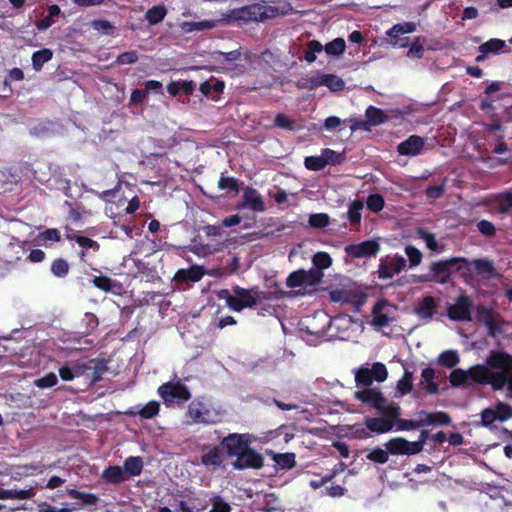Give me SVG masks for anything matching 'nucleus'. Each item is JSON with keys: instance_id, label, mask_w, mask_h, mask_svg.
<instances>
[{"instance_id": "f257e3e1", "label": "nucleus", "mask_w": 512, "mask_h": 512, "mask_svg": "<svg viewBox=\"0 0 512 512\" xmlns=\"http://www.w3.org/2000/svg\"><path fill=\"white\" fill-rule=\"evenodd\" d=\"M468 259L465 257H452L445 260H439L431 263L429 274L413 275L414 283L437 282L447 284L451 281L453 271L467 279L469 269L467 268Z\"/></svg>"}, {"instance_id": "f03ea898", "label": "nucleus", "mask_w": 512, "mask_h": 512, "mask_svg": "<svg viewBox=\"0 0 512 512\" xmlns=\"http://www.w3.org/2000/svg\"><path fill=\"white\" fill-rule=\"evenodd\" d=\"M278 15L279 9L277 7L268 5L265 1H261L232 9L225 18L229 19V24L232 21L252 23L265 22Z\"/></svg>"}, {"instance_id": "7ed1b4c3", "label": "nucleus", "mask_w": 512, "mask_h": 512, "mask_svg": "<svg viewBox=\"0 0 512 512\" xmlns=\"http://www.w3.org/2000/svg\"><path fill=\"white\" fill-rule=\"evenodd\" d=\"M486 363L492 369L498 370L495 391H501L507 386L512 392V355L506 351L493 350L487 356Z\"/></svg>"}, {"instance_id": "20e7f679", "label": "nucleus", "mask_w": 512, "mask_h": 512, "mask_svg": "<svg viewBox=\"0 0 512 512\" xmlns=\"http://www.w3.org/2000/svg\"><path fill=\"white\" fill-rule=\"evenodd\" d=\"M217 416L216 410L204 396L194 398L186 411V417L190 419V424L209 425L216 422Z\"/></svg>"}, {"instance_id": "39448f33", "label": "nucleus", "mask_w": 512, "mask_h": 512, "mask_svg": "<svg viewBox=\"0 0 512 512\" xmlns=\"http://www.w3.org/2000/svg\"><path fill=\"white\" fill-rule=\"evenodd\" d=\"M158 394L167 407L173 404L182 406L191 398L189 388L181 381L163 383L158 388Z\"/></svg>"}, {"instance_id": "423d86ee", "label": "nucleus", "mask_w": 512, "mask_h": 512, "mask_svg": "<svg viewBox=\"0 0 512 512\" xmlns=\"http://www.w3.org/2000/svg\"><path fill=\"white\" fill-rule=\"evenodd\" d=\"M234 294L241 297L243 308H253L258 305L262 300H270L272 297L274 298H283L285 296V292L279 290L278 292L272 293L267 291H262L258 287H253L251 289L242 288L240 286H235L233 288Z\"/></svg>"}, {"instance_id": "0eeeda50", "label": "nucleus", "mask_w": 512, "mask_h": 512, "mask_svg": "<svg viewBox=\"0 0 512 512\" xmlns=\"http://www.w3.org/2000/svg\"><path fill=\"white\" fill-rule=\"evenodd\" d=\"M406 267V260L401 255L380 258L377 269V276L381 280H390L394 275L399 274Z\"/></svg>"}, {"instance_id": "6e6552de", "label": "nucleus", "mask_w": 512, "mask_h": 512, "mask_svg": "<svg viewBox=\"0 0 512 512\" xmlns=\"http://www.w3.org/2000/svg\"><path fill=\"white\" fill-rule=\"evenodd\" d=\"M469 381L470 383H476L480 385H491L492 389L495 391L497 379H498V370L492 369L486 363V365L477 364L472 366L469 370Z\"/></svg>"}, {"instance_id": "1a4fd4ad", "label": "nucleus", "mask_w": 512, "mask_h": 512, "mask_svg": "<svg viewBox=\"0 0 512 512\" xmlns=\"http://www.w3.org/2000/svg\"><path fill=\"white\" fill-rule=\"evenodd\" d=\"M473 302L467 295H461L447 308V315L452 321H470Z\"/></svg>"}, {"instance_id": "9d476101", "label": "nucleus", "mask_w": 512, "mask_h": 512, "mask_svg": "<svg viewBox=\"0 0 512 512\" xmlns=\"http://www.w3.org/2000/svg\"><path fill=\"white\" fill-rule=\"evenodd\" d=\"M250 439L247 434L231 433L223 438L221 446L229 457H238L249 447Z\"/></svg>"}, {"instance_id": "9b49d317", "label": "nucleus", "mask_w": 512, "mask_h": 512, "mask_svg": "<svg viewBox=\"0 0 512 512\" xmlns=\"http://www.w3.org/2000/svg\"><path fill=\"white\" fill-rule=\"evenodd\" d=\"M232 465L235 470L261 469L264 466V457L261 453L248 447L239 454Z\"/></svg>"}, {"instance_id": "f8f14e48", "label": "nucleus", "mask_w": 512, "mask_h": 512, "mask_svg": "<svg viewBox=\"0 0 512 512\" xmlns=\"http://www.w3.org/2000/svg\"><path fill=\"white\" fill-rule=\"evenodd\" d=\"M380 248L377 240H366L358 244L347 245L345 252L353 258H368L376 256Z\"/></svg>"}, {"instance_id": "ddd939ff", "label": "nucleus", "mask_w": 512, "mask_h": 512, "mask_svg": "<svg viewBox=\"0 0 512 512\" xmlns=\"http://www.w3.org/2000/svg\"><path fill=\"white\" fill-rule=\"evenodd\" d=\"M467 268L469 269L467 278H470L473 273L487 279H492L498 276L494 262L488 258L474 259L472 261L468 259Z\"/></svg>"}, {"instance_id": "4468645a", "label": "nucleus", "mask_w": 512, "mask_h": 512, "mask_svg": "<svg viewBox=\"0 0 512 512\" xmlns=\"http://www.w3.org/2000/svg\"><path fill=\"white\" fill-rule=\"evenodd\" d=\"M229 24V19L222 17L220 19L202 20V21H183L180 28L184 33H192L194 31L210 30L217 26Z\"/></svg>"}, {"instance_id": "2eb2a0df", "label": "nucleus", "mask_w": 512, "mask_h": 512, "mask_svg": "<svg viewBox=\"0 0 512 512\" xmlns=\"http://www.w3.org/2000/svg\"><path fill=\"white\" fill-rule=\"evenodd\" d=\"M424 139L418 135H411L397 146V152L403 156H416L424 149Z\"/></svg>"}, {"instance_id": "dca6fc26", "label": "nucleus", "mask_w": 512, "mask_h": 512, "mask_svg": "<svg viewBox=\"0 0 512 512\" xmlns=\"http://www.w3.org/2000/svg\"><path fill=\"white\" fill-rule=\"evenodd\" d=\"M355 398L363 403L369 404L374 409H380L382 404H386L387 400L383 394L373 388H364L355 392Z\"/></svg>"}, {"instance_id": "f3484780", "label": "nucleus", "mask_w": 512, "mask_h": 512, "mask_svg": "<svg viewBox=\"0 0 512 512\" xmlns=\"http://www.w3.org/2000/svg\"><path fill=\"white\" fill-rule=\"evenodd\" d=\"M93 285L106 293H112L113 295L120 296L123 293V285L117 280H114L108 276L100 275L94 276L91 279Z\"/></svg>"}, {"instance_id": "a211bd4d", "label": "nucleus", "mask_w": 512, "mask_h": 512, "mask_svg": "<svg viewBox=\"0 0 512 512\" xmlns=\"http://www.w3.org/2000/svg\"><path fill=\"white\" fill-rule=\"evenodd\" d=\"M243 207H249L255 212H263L266 209L262 196L252 187H246L243 191V203L239 208Z\"/></svg>"}, {"instance_id": "6ab92c4d", "label": "nucleus", "mask_w": 512, "mask_h": 512, "mask_svg": "<svg viewBox=\"0 0 512 512\" xmlns=\"http://www.w3.org/2000/svg\"><path fill=\"white\" fill-rule=\"evenodd\" d=\"M205 274L202 266L193 265L188 269H179L176 271L173 280L177 283H196L199 282Z\"/></svg>"}, {"instance_id": "aec40b11", "label": "nucleus", "mask_w": 512, "mask_h": 512, "mask_svg": "<svg viewBox=\"0 0 512 512\" xmlns=\"http://www.w3.org/2000/svg\"><path fill=\"white\" fill-rule=\"evenodd\" d=\"M389 454L392 455H415L412 450V443L402 437H395L385 443Z\"/></svg>"}, {"instance_id": "412c9836", "label": "nucleus", "mask_w": 512, "mask_h": 512, "mask_svg": "<svg viewBox=\"0 0 512 512\" xmlns=\"http://www.w3.org/2000/svg\"><path fill=\"white\" fill-rule=\"evenodd\" d=\"M418 416L423 418L424 427L429 425L448 426L452 422L450 415L444 411L427 412L422 410L418 412Z\"/></svg>"}, {"instance_id": "4be33fe9", "label": "nucleus", "mask_w": 512, "mask_h": 512, "mask_svg": "<svg viewBox=\"0 0 512 512\" xmlns=\"http://www.w3.org/2000/svg\"><path fill=\"white\" fill-rule=\"evenodd\" d=\"M388 305L386 299L378 301L372 308V321L371 325L376 329H382L389 325V317L386 313H383V309Z\"/></svg>"}, {"instance_id": "5701e85b", "label": "nucleus", "mask_w": 512, "mask_h": 512, "mask_svg": "<svg viewBox=\"0 0 512 512\" xmlns=\"http://www.w3.org/2000/svg\"><path fill=\"white\" fill-rule=\"evenodd\" d=\"M437 307L436 301L432 296H425L415 308V313L422 319L431 320Z\"/></svg>"}, {"instance_id": "b1692460", "label": "nucleus", "mask_w": 512, "mask_h": 512, "mask_svg": "<svg viewBox=\"0 0 512 512\" xmlns=\"http://www.w3.org/2000/svg\"><path fill=\"white\" fill-rule=\"evenodd\" d=\"M144 463L140 456H129L125 459L123 470L127 479L139 476L143 471Z\"/></svg>"}, {"instance_id": "393cba45", "label": "nucleus", "mask_w": 512, "mask_h": 512, "mask_svg": "<svg viewBox=\"0 0 512 512\" xmlns=\"http://www.w3.org/2000/svg\"><path fill=\"white\" fill-rule=\"evenodd\" d=\"M107 369V363L104 360L91 359L88 361L87 375L92 383H96L102 379Z\"/></svg>"}, {"instance_id": "a878e982", "label": "nucleus", "mask_w": 512, "mask_h": 512, "mask_svg": "<svg viewBox=\"0 0 512 512\" xmlns=\"http://www.w3.org/2000/svg\"><path fill=\"white\" fill-rule=\"evenodd\" d=\"M365 426L370 431L377 434H384L393 429V423L383 419L382 417H367L365 419Z\"/></svg>"}, {"instance_id": "bb28decb", "label": "nucleus", "mask_w": 512, "mask_h": 512, "mask_svg": "<svg viewBox=\"0 0 512 512\" xmlns=\"http://www.w3.org/2000/svg\"><path fill=\"white\" fill-rule=\"evenodd\" d=\"M102 479L110 484H120L126 481L127 477L122 467L114 465L103 470Z\"/></svg>"}, {"instance_id": "cd10ccee", "label": "nucleus", "mask_w": 512, "mask_h": 512, "mask_svg": "<svg viewBox=\"0 0 512 512\" xmlns=\"http://www.w3.org/2000/svg\"><path fill=\"white\" fill-rule=\"evenodd\" d=\"M34 488L29 489H0V499L28 500L35 496Z\"/></svg>"}, {"instance_id": "c85d7f7f", "label": "nucleus", "mask_w": 512, "mask_h": 512, "mask_svg": "<svg viewBox=\"0 0 512 512\" xmlns=\"http://www.w3.org/2000/svg\"><path fill=\"white\" fill-rule=\"evenodd\" d=\"M365 116L369 126H378L388 121V115L378 107L370 105L366 108Z\"/></svg>"}, {"instance_id": "c756f323", "label": "nucleus", "mask_w": 512, "mask_h": 512, "mask_svg": "<svg viewBox=\"0 0 512 512\" xmlns=\"http://www.w3.org/2000/svg\"><path fill=\"white\" fill-rule=\"evenodd\" d=\"M160 411V404L157 401H150L139 410L131 409L126 412L127 415L135 416L140 415L143 419H151L158 415Z\"/></svg>"}, {"instance_id": "7c9ffc66", "label": "nucleus", "mask_w": 512, "mask_h": 512, "mask_svg": "<svg viewBox=\"0 0 512 512\" xmlns=\"http://www.w3.org/2000/svg\"><path fill=\"white\" fill-rule=\"evenodd\" d=\"M321 86L328 87L332 92H339L345 88L342 78L334 74H319Z\"/></svg>"}, {"instance_id": "2f4dec72", "label": "nucleus", "mask_w": 512, "mask_h": 512, "mask_svg": "<svg viewBox=\"0 0 512 512\" xmlns=\"http://www.w3.org/2000/svg\"><path fill=\"white\" fill-rule=\"evenodd\" d=\"M376 410L382 415L383 419L393 423V426L396 424V421L399 419L401 415L400 406L394 402H391L389 404H382V407Z\"/></svg>"}, {"instance_id": "473e14b6", "label": "nucleus", "mask_w": 512, "mask_h": 512, "mask_svg": "<svg viewBox=\"0 0 512 512\" xmlns=\"http://www.w3.org/2000/svg\"><path fill=\"white\" fill-rule=\"evenodd\" d=\"M222 461L221 450L216 446L201 456V463L206 467H219Z\"/></svg>"}, {"instance_id": "72a5a7b5", "label": "nucleus", "mask_w": 512, "mask_h": 512, "mask_svg": "<svg viewBox=\"0 0 512 512\" xmlns=\"http://www.w3.org/2000/svg\"><path fill=\"white\" fill-rule=\"evenodd\" d=\"M225 88V84L221 80L215 79L213 83L210 81H204L200 84L199 90L200 92L206 96L211 97L212 99H216V96L212 95V92L216 94L222 93Z\"/></svg>"}, {"instance_id": "f704fd0d", "label": "nucleus", "mask_w": 512, "mask_h": 512, "mask_svg": "<svg viewBox=\"0 0 512 512\" xmlns=\"http://www.w3.org/2000/svg\"><path fill=\"white\" fill-rule=\"evenodd\" d=\"M53 57V52L48 48L35 51L32 55V66L35 71H40L45 63Z\"/></svg>"}, {"instance_id": "c9c22d12", "label": "nucleus", "mask_w": 512, "mask_h": 512, "mask_svg": "<svg viewBox=\"0 0 512 512\" xmlns=\"http://www.w3.org/2000/svg\"><path fill=\"white\" fill-rule=\"evenodd\" d=\"M416 23L414 22H403L393 25L388 31L387 35L391 38H396L400 34H409L416 31Z\"/></svg>"}, {"instance_id": "e433bc0d", "label": "nucleus", "mask_w": 512, "mask_h": 512, "mask_svg": "<svg viewBox=\"0 0 512 512\" xmlns=\"http://www.w3.org/2000/svg\"><path fill=\"white\" fill-rule=\"evenodd\" d=\"M67 494L71 498L80 500L82 505H96L99 500L97 495L88 492H81L77 489H67Z\"/></svg>"}, {"instance_id": "4c0bfd02", "label": "nucleus", "mask_w": 512, "mask_h": 512, "mask_svg": "<svg viewBox=\"0 0 512 512\" xmlns=\"http://www.w3.org/2000/svg\"><path fill=\"white\" fill-rule=\"evenodd\" d=\"M363 202L354 200L350 205L347 213V218L352 226H358L361 222V211L363 209Z\"/></svg>"}, {"instance_id": "58836bf2", "label": "nucleus", "mask_w": 512, "mask_h": 512, "mask_svg": "<svg viewBox=\"0 0 512 512\" xmlns=\"http://www.w3.org/2000/svg\"><path fill=\"white\" fill-rule=\"evenodd\" d=\"M506 46V43L504 40L492 38L485 43L481 44L478 47V50L480 53H484V55L490 54V53H498Z\"/></svg>"}, {"instance_id": "ea45409f", "label": "nucleus", "mask_w": 512, "mask_h": 512, "mask_svg": "<svg viewBox=\"0 0 512 512\" xmlns=\"http://www.w3.org/2000/svg\"><path fill=\"white\" fill-rule=\"evenodd\" d=\"M421 376L425 382V390L429 394H435L438 392V384L434 381L435 371L431 367L424 368Z\"/></svg>"}, {"instance_id": "a19ab883", "label": "nucleus", "mask_w": 512, "mask_h": 512, "mask_svg": "<svg viewBox=\"0 0 512 512\" xmlns=\"http://www.w3.org/2000/svg\"><path fill=\"white\" fill-rule=\"evenodd\" d=\"M167 14V10L163 5L153 6L146 12V20L151 25L162 22Z\"/></svg>"}, {"instance_id": "79ce46f5", "label": "nucleus", "mask_w": 512, "mask_h": 512, "mask_svg": "<svg viewBox=\"0 0 512 512\" xmlns=\"http://www.w3.org/2000/svg\"><path fill=\"white\" fill-rule=\"evenodd\" d=\"M449 381L453 387L469 386V373L463 369H454L450 373Z\"/></svg>"}, {"instance_id": "37998d69", "label": "nucleus", "mask_w": 512, "mask_h": 512, "mask_svg": "<svg viewBox=\"0 0 512 512\" xmlns=\"http://www.w3.org/2000/svg\"><path fill=\"white\" fill-rule=\"evenodd\" d=\"M273 459L281 469L289 470L296 466V456L292 452L276 454Z\"/></svg>"}, {"instance_id": "c03bdc74", "label": "nucleus", "mask_w": 512, "mask_h": 512, "mask_svg": "<svg viewBox=\"0 0 512 512\" xmlns=\"http://www.w3.org/2000/svg\"><path fill=\"white\" fill-rule=\"evenodd\" d=\"M460 362L457 351L447 350L442 352L438 357V363L446 368H453Z\"/></svg>"}, {"instance_id": "a18cd8bd", "label": "nucleus", "mask_w": 512, "mask_h": 512, "mask_svg": "<svg viewBox=\"0 0 512 512\" xmlns=\"http://www.w3.org/2000/svg\"><path fill=\"white\" fill-rule=\"evenodd\" d=\"M346 43L343 38H335L331 42L327 43L324 46V50L328 55L331 56H340L345 52Z\"/></svg>"}, {"instance_id": "49530a36", "label": "nucleus", "mask_w": 512, "mask_h": 512, "mask_svg": "<svg viewBox=\"0 0 512 512\" xmlns=\"http://www.w3.org/2000/svg\"><path fill=\"white\" fill-rule=\"evenodd\" d=\"M222 294L220 295L221 298H224L226 301V305L235 312L242 311L243 303L241 300V297L236 294H230L227 290H222Z\"/></svg>"}, {"instance_id": "de8ad7c7", "label": "nucleus", "mask_w": 512, "mask_h": 512, "mask_svg": "<svg viewBox=\"0 0 512 512\" xmlns=\"http://www.w3.org/2000/svg\"><path fill=\"white\" fill-rule=\"evenodd\" d=\"M413 389V373L405 370L403 376L397 383V390L401 395L410 393Z\"/></svg>"}, {"instance_id": "09e8293b", "label": "nucleus", "mask_w": 512, "mask_h": 512, "mask_svg": "<svg viewBox=\"0 0 512 512\" xmlns=\"http://www.w3.org/2000/svg\"><path fill=\"white\" fill-rule=\"evenodd\" d=\"M355 382L357 387H369L373 382L370 369L366 367L358 369L355 374Z\"/></svg>"}, {"instance_id": "8fccbe9b", "label": "nucleus", "mask_w": 512, "mask_h": 512, "mask_svg": "<svg viewBox=\"0 0 512 512\" xmlns=\"http://www.w3.org/2000/svg\"><path fill=\"white\" fill-rule=\"evenodd\" d=\"M396 427L398 431H410L415 430L420 427H424L423 418L419 417L418 420H412V419H398L396 421Z\"/></svg>"}, {"instance_id": "3c124183", "label": "nucleus", "mask_w": 512, "mask_h": 512, "mask_svg": "<svg viewBox=\"0 0 512 512\" xmlns=\"http://www.w3.org/2000/svg\"><path fill=\"white\" fill-rule=\"evenodd\" d=\"M312 263L315 266L314 269L322 271L331 266L332 258L327 252H317L312 258Z\"/></svg>"}, {"instance_id": "603ef678", "label": "nucleus", "mask_w": 512, "mask_h": 512, "mask_svg": "<svg viewBox=\"0 0 512 512\" xmlns=\"http://www.w3.org/2000/svg\"><path fill=\"white\" fill-rule=\"evenodd\" d=\"M366 205H367V208L374 212V213H378L380 212L384 206H385V200H384V197L381 195V194H378V193H374V194H370L368 197H367V200H366Z\"/></svg>"}, {"instance_id": "864d4df0", "label": "nucleus", "mask_w": 512, "mask_h": 512, "mask_svg": "<svg viewBox=\"0 0 512 512\" xmlns=\"http://www.w3.org/2000/svg\"><path fill=\"white\" fill-rule=\"evenodd\" d=\"M321 155L323 157V160L325 161V166L328 164L339 165L344 160V156L341 153H338L330 148L322 149Z\"/></svg>"}, {"instance_id": "5fc2aeb1", "label": "nucleus", "mask_w": 512, "mask_h": 512, "mask_svg": "<svg viewBox=\"0 0 512 512\" xmlns=\"http://www.w3.org/2000/svg\"><path fill=\"white\" fill-rule=\"evenodd\" d=\"M51 272L59 278L65 277L69 272V264L63 258L55 259L51 264Z\"/></svg>"}, {"instance_id": "6e6d98bb", "label": "nucleus", "mask_w": 512, "mask_h": 512, "mask_svg": "<svg viewBox=\"0 0 512 512\" xmlns=\"http://www.w3.org/2000/svg\"><path fill=\"white\" fill-rule=\"evenodd\" d=\"M304 284L308 286H315L319 284L322 280L323 273L322 271L311 268L310 270L302 269Z\"/></svg>"}, {"instance_id": "4d7b16f0", "label": "nucleus", "mask_w": 512, "mask_h": 512, "mask_svg": "<svg viewBox=\"0 0 512 512\" xmlns=\"http://www.w3.org/2000/svg\"><path fill=\"white\" fill-rule=\"evenodd\" d=\"M312 228L323 229L330 223V218L326 213L311 214L308 220Z\"/></svg>"}, {"instance_id": "13d9d810", "label": "nucleus", "mask_w": 512, "mask_h": 512, "mask_svg": "<svg viewBox=\"0 0 512 512\" xmlns=\"http://www.w3.org/2000/svg\"><path fill=\"white\" fill-rule=\"evenodd\" d=\"M421 40V37H415L407 52L408 58L421 59L424 56L425 49Z\"/></svg>"}, {"instance_id": "bf43d9fd", "label": "nucleus", "mask_w": 512, "mask_h": 512, "mask_svg": "<svg viewBox=\"0 0 512 512\" xmlns=\"http://www.w3.org/2000/svg\"><path fill=\"white\" fill-rule=\"evenodd\" d=\"M274 125L276 127L288 130V131H294L296 129V122L295 120L289 118L287 115L283 113H279L275 116L274 119Z\"/></svg>"}, {"instance_id": "052dcab7", "label": "nucleus", "mask_w": 512, "mask_h": 512, "mask_svg": "<svg viewBox=\"0 0 512 512\" xmlns=\"http://www.w3.org/2000/svg\"><path fill=\"white\" fill-rule=\"evenodd\" d=\"M405 254L408 257L410 267L418 266L423 258L421 251L412 245H407L405 247Z\"/></svg>"}, {"instance_id": "680f3d73", "label": "nucleus", "mask_w": 512, "mask_h": 512, "mask_svg": "<svg viewBox=\"0 0 512 512\" xmlns=\"http://www.w3.org/2000/svg\"><path fill=\"white\" fill-rule=\"evenodd\" d=\"M366 459L377 464H385L389 459V453L381 448H375L366 455Z\"/></svg>"}, {"instance_id": "e2e57ef3", "label": "nucleus", "mask_w": 512, "mask_h": 512, "mask_svg": "<svg viewBox=\"0 0 512 512\" xmlns=\"http://www.w3.org/2000/svg\"><path fill=\"white\" fill-rule=\"evenodd\" d=\"M370 372L372 373L373 381L384 382L388 377V371L386 366L381 362H376L370 368Z\"/></svg>"}, {"instance_id": "0e129e2a", "label": "nucleus", "mask_w": 512, "mask_h": 512, "mask_svg": "<svg viewBox=\"0 0 512 512\" xmlns=\"http://www.w3.org/2000/svg\"><path fill=\"white\" fill-rule=\"evenodd\" d=\"M304 165L310 171H320L326 167L322 155L306 157Z\"/></svg>"}, {"instance_id": "69168bd1", "label": "nucleus", "mask_w": 512, "mask_h": 512, "mask_svg": "<svg viewBox=\"0 0 512 512\" xmlns=\"http://www.w3.org/2000/svg\"><path fill=\"white\" fill-rule=\"evenodd\" d=\"M39 242H59L61 239V235L58 229L56 228H48L43 232L39 233L37 236Z\"/></svg>"}, {"instance_id": "338daca9", "label": "nucleus", "mask_w": 512, "mask_h": 512, "mask_svg": "<svg viewBox=\"0 0 512 512\" xmlns=\"http://www.w3.org/2000/svg\"><path fill=\"white\" fill-rule=\"evenodd\" d=\"M495 412H497L498 420L501 422L507 421L512 418V406L499 402L496 404L494 408Z\"/></svg>"}, {"instance_id": "774afa93", "label": "nucleus", "mask_w": 512, "mask_h": 512, "mask_svg": "<svg viewBox=\"0 0 512 512\" xmlns=\"http://www.w3.org/2000/svg\"><path fill=\"white\" fill-rule=\"evenodd\" d=\"M512 209V189L500 195L499 211L503 214Z\"/></svg>"}]
</instances>
